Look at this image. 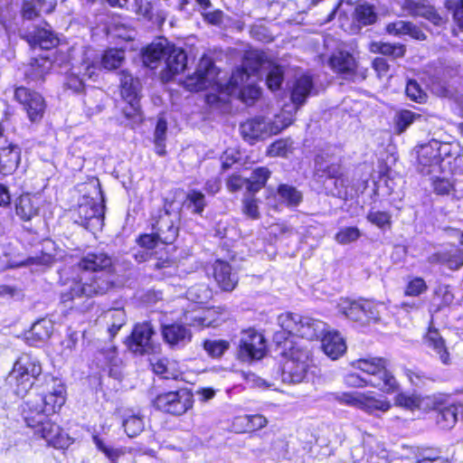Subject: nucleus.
<instances>
[{
  "label": "nucleus",
  "mask_w": 463,
  "mask_h": 463,
  "mask_svg": "<svg viewBox=\"0 0 463 463\" xmlns=\"http://www.w3.org/2000/svg\"><path fill=\"white\" fill-rule=\"evenodd\" d=\"M60 279L67 286L61 292L63 303L104 295L114 286L112 259L103 251L88 252L75 266L63 269Z\"/></svg>",
  "instance_id": "1"
},
{
  "label": "nucleus",
  "mask_w": 463,
  "mask_h": 463,
  "mask_svg": "<svg viewBox=\"0 0 463 463\" xmlns=\"http://www.w3.org/2000/svg\"><path fill=\"white\" fill-rule=\"evenodd\" d=\"M354 366L367 374L362 377L355 373H347L344 383L351 388H361L366 385L377 388L384 392L392 393L398 389V383L391 370L390 362L382 357H369L355 361Z\"/></svg>",
  "instance_id": "2"
},
{
  "label": "nucleus",
  "mask_w": 463,
  "mask_h": 463,
  "mask_svg": "<svg viewBox=\"0 0 463 463\" xmlns=\"http://www.w3.org/2000/svg\"><path fill=\"white\" fill-rule=\"evenodd\" d=\"M315 173L326 194L347 200L354 196L350 178L344 174L338 156L322 153L316 157Z\"/></svg>",
  "instance_id": "3"
},
{
  "label": "nucleus",
  "mask_w": 463,
  "mask_h": 463,
  "mask_svg": "<svg viewBox=\"0 0 463 463\" xmlns=\"http://www.w3.org/2000/svg\"><path fill=\"white\" fill-rule=\"evenodd\" d=\"M42 399L32 396L22 405V416L26 425L34 430V434L43 438L54 448H62L64 437L59 425L53 422L41 405Z\"/></svg>",
  "instance_id": "4"
},
{
  "label": "nucleus",
  "mask_w": 463,
  "mask_h": 463,
  "mask_svg": "<svg viewBox=\"0 0 463 463\" xmlns=\"http://www.w3.org/2000/svg\"><path fill=\"white\" fill-rule=\"evenodd\" d=\"M292 115L282 112L275 116L274 119L264 117H255L246 120L240 126V131L244 140L253 143L264 139L271 135H277L291 125Z\"/></svg>",
  "instance_id": "5"
},
{
  "label": "nucleus",
  "mask_w": 463,
  "mask_h": 463,
  "mask_svg": "<svg viewBox=\"0 0 463 463\" xmlns=\"http://www.w3.org/2000/svg\"><path fill=\"white\" fill-rule=\"evenodd\" d=\"M42 373V366L37 359L22 354L14 363L13 370L7 376L10 385H14V392L24 396L33 385L34 380Z\"/></svg>",
  "instance_id": "6"
},
{
  "label": "nucleus",
  "mask_w": 463,
  "mask_h": 463,
  "mask_svg": "<svg viewBox=\"0 0 463 463\" xmlns=\"http://www.w3.org/2000/svg\"><path fill=\"white\" fill-rule=\"evenodd\" d=\"M72 218L75 223L87 230L91 232L99 230L103 225L104 206L94 198L83 196L73 211Z\"/></svg>",
  "instance_id": "7"
},
{
  "label": "nucleus",
  "mask_w": 463,
  "mask_h": 463,
  "mask_svg": "<svg viewBox=\"0 0 463 463\" xmlns=\"http://www.w3.org/2000/svg\"><path fill=\"white\" fill-rule=\"evenodd\" d=\"M310 364V352L307 348L293 347L281 370L284 383H299L307 376Z\"/></svg>",
  "instance_id": "8"
},
{
  "label": "nucleus",
  "mask_w": 463,
  "mask_h": 463,
  "mask_svg": "<svg viewBox=\"0 0 463 463\" xmlns=\"http://www.w3.org/2000/svg\"><path fill=\"white\" fill-rule=\"evenodd\" d=\"M271 61L267 59L264 52L250 51L245 54L242 67L237 68L231 76V83L238 86L244 80H250V75L261 77Z\"/></svg>",
  "instance_id": "9"
},
{
  "label": "nucleus",
  "mask_w": 463,
  "mask_h": 463,
  "mask_svg": "<svg viewBox=\"0 0 463 463\" xmlns=\"http://www.w3.org/2000/svg\"><path fill=\"white\" fill-rule=\"evenodd\" d=\"M154 406L173 415H182L193 406V395L186 390L168 392L156 396Z\"/></svg>",
  "instance_id": "10"
},
{
  "label": "nucleus",
  "mask_w": 463,
  "mask_h": 463,
  "mask_svg": "<svg viewBox=\"0 0 463 463\" xmlns=\"http://www.w3.org/2000/svg\"><path fill=\"white\" fill-rule=\"evenodd\" d=\"M266 343L261 334L249 328L241 332L239 356L243 361L260 359L264 356Z\"/></svg>",
  "instance_id": "11"
},
{
  "label": "nucleus",
  "mask_w": 463,
  "mask_h": 463,
  "mask_svg": "<svg viewBox=\"0 0 463 463\" xmlns=\"http://www.w3.org/2000/svg\"><path fill=\"white\" fill-rule=\"evenodd\" d=\"M216 76L213 60L203 55L198 63L195 72L187 77L184 86L190 91H200L207 89L214 81Z\"/></svg>",
  "instance_id": "12"
},
{
  "label": "nucleus",
  "mask_w": 463,
  "mask_h": 463,
  "mask_svg": "<svg viewBox=\"0 0 463 463\" xmlns=\"http://www.w3.org/2000/svg\"><path fill=\"white\" fill-rule=\"evenodd\" d=\"M15 99L23 105L29 119L36 122L42 119L45 111V101L42 95L24 87H19L14 91Z\"/></svg>",
  "instance_id": "13"
},
{
  "label": "nucleus",
  "mask_w": 463,
  "mask_h": 463,
  "mask_svg": "<svg viewBox=\"0 0 463 463\" xmlns=\"http://www.w3.org/2000/svg\"><path fill=\"white\" fill-rule=\"evenodd\" d=\"M154 328L149 322L137 324L131 335L127 339L126 344L128 349L137 354H149L154 351L152 335Z\"/></svg>",
  "instance_id": "14"
},
{
  "label": "nucleus",
  "mask_w": 463,
  "mask_h": 463,
  "mask_svg": "<svg viewBox=\"0 0 463 463\" xmlns=\"http://www.w3.org/2000/svg\"><path fill=\"white\" fill-rule=\"evenodd\" d=\"M437 140L432 139L427 144L420 146L418 153V162L420 166V171L423 175H432L439 173L441 164L437 152Z\"/></svg>",
  "instance_id": "15"
},
{
  "label": "nucleus",
  "mask_w": 463,
  "mask_h": 463,
  "mask_svg": "<svg viewBox=\"0 0 463 463\" xmlns=\"http://www.w3.org/2000/svg\"><path fill=\"white\" fill-rule=\"evenodd\" d=\"M94 444L101 451L109 463H134L136 451L127 447H114L106 443L98 436L93 437Z\"/></svg>",
  "instance_id": "16"
},
{
  "label": "nucleus",
  "mask_w": 463,
  "mask_h": 463,
  "mask_svg": "<svg viewBox=\"0 0 463 463\" xmlns=\"http://www.w3.org/2000/svg\"><path fill=\"white\" fill-rule=\"evenodd\" d=\"M70 75L67 76L65 87L73 92H80L84 88V80L92 79L96 74L97 66L89 58L84 59L80 65L74 67Z\"/></svg>",
  "instance_id": "17"
},
{
  "label": "nucleus",
  "mask_w": 463,
  "mask_h": 463,
  "mask_svg": "<svg viewBox=\"0 0 463 463\" xmlns=\"http://www.w3.org/2000/svg\"><path fill=\"white\" fill-rule=\"evenodd\" d=\"M176 220V215L173 218L168 211H165L153 225L156 236L163 244H171L177 238L178 227L175 223Z\"/></svg>",
  "instance_id": "18"
},
{
  "label": "nucleus",
  "mask_w": 463,
  "mask_h": 463,
  "mask_svg": "<svg viewBox=\"0 0 463 463\" xmlns=\"http://www.w3.org/2000/svg\"><path fill=\"white\" fill-rule=\"evenodd\" d=\"M329 65L335 72L343 79L354 80L355 77L356 62L354 58L346 52H337L332 54Z\"/></svg>",
  "instance_id": "19"
},
{
  "label": "nucleus",
  "mask_w": 463,
  "mask_h": 463,
  "mask_svg": "<svg viewBox=\"0 0 463 463\" xmlns=\"http://www.w3.org/2000/svg\"><path fill=\"white\" fill-rule=\"evenodd\" d=\"M213 275L220 288L223 291H232L238 284V276L232 272L231 265L223 260H217L212 266Z\"/></svg>",
  "instance_id": "20"
},
{
  "label": "nucleus",
  "mask_w": 463,
  "mask_h": 463,
  "mask_svg": "<svg viewBox=\"0 0 463 463\" xmlns=\"http://www.w3.org/2000/svg\"><path fill=\"white\" fill-rule=\"evenodd\" d=\"M359 410L372 415H378L388 411L392 405L390 401L383 395L375 394L373 392L361 393Z\"/></svg>",
  "instance_id": "21"
},
{
  "label": "nucleus",
  "mask_w": 463,
  "mask_h": 463,
  "mask_svg": "<svg viewBox=\"0 0 463 463\" xmlns=\"http://www.w3.org/2000/svg\"><path fill=\"white\" fill-rule=\"evenodd\" d=\"M321 337V347L332 360L338 359L345 353V341L337 331L324 332Z\"/></svg>",
  "instance_id": "22"
},
{
  "label": "nucleus",
  "mask_w": 463,
  "mask_h": 463,
  "mask_svg": "<svg viewBox=\"0 0 463 463\" xmlns=\"http://www.w3.org/2000/svg\"><path fill=\"white\" fill-rule=\"evenodd\" d=\"M120 95L124 100L140 99L142 85L137 77H134L128 71L122 70L118 73Z\"/></svg>",
  "instance_id": "23"
},
{
  "label": "nucleus",
  "mask_w": 463,
  "mask_h": 463,
  "mask_svg": "<svg viewBox=\"0 0 463 463\" xmlns=\"http://www.w3.org/2000/svg\"><path fill=\"white\" fill-rule=\"evenodd\" d=\"M162 335L164 340L172 346H183L192 338L191 331L178 323L162 326Z\"/></svg>",
  "instance_id": "24"
},
{
  "label": "nucleus",
  "mask_w": 463,
  "mask_h": 463,
  "mask_svg": "<svg viewBox=\"0 0 463 463\" xmlns=\"http://www.w3.org/2000/svg\"><path fill=\"white\" fill-rule=\"evenodd\" d=\"M170 43L165 38H159L149 44L142 53L144 64L149 68H155L161 60L166 61L167 51Z\"/></svg>",
  "instance_id": "25"
},
{
  "label": "nucleus",
  "mask_w": 463,
  "mask_h": 463,
  "mask_svg": "<svg viewBox=\"0 0 463 463\" xmlns=\"http://www.w3.org/2000/svg\"><path fill=\"white\" fill-rule=\"evenodd\" d=\"M402 7L408 14L414 17H423L435 25L439 24L442 20L431 5L420 2L404 0Z\"/></svg>",
  "instance_id": "26"
},
{
  "label": "nucleus",
  "mask_w": 463,
  "mask_h": 463,
  "mask_svg": "<svg viewBox=\"0 0 463 463\" xmlns=\"http://www.w3.org/2000/svg\"><path fill=\"white\" fill-rule=\"evenodd\" d=\"M313 87V80L309 75H301L294 80L290 97L293 104L296 106L295 109L306 102L311 94Z\"/></svg>",
  "instance_id": "27"
},
{
  "label": "nucleus",
  "mask_w": 463,
  "mask_h": 463,
  "mask_svg": "<svg viewBox=\"0 0 463 463\" xmlns=\"http://www.w3.org/2000/svg\"><path fill=\"white\" fill-rule=\"evenodd\" d=\"M21 149L17 145L9 144L0 148V174H13L20 163Z\"/></svg>",
  "instance_id": "28"
},
{
  "label": "nucleus",
  "mask_w": 463,
  "mask_h": 463,
  "mask_svg": "<svg viewBox=\"0 0 463 463\" xmlns=\"http://www.w3.org/2000/svg\"><path fill=\"white\" fill-rule=\"evenodd\" d=\"M462 416V404L451 403L438 411L436 422L441 429L449 430L455 426L458 419Z\"/></svg>",
  "instance_id": "29"
},
{
  "label": "nucleus",
  "mask_w": 463,
  "mask_h": 463,
  "mask_svg": "<svg viewBox=\"0 0 463 463\" xmlns=\"http://www.w3.org/2000/svg\"><path fill=\"white\" fill-rule=\"evenodd\" d=\"M227 90L229 94L238 95L240 99H241V101L247 105H252L260 95V89L255 85L254 82L250 80H244L238 86H235L231 83L230 80Z\"/></svg>",
  "instance_id": "30"
},
{
  "label": "nucleus",
  "mask_w": 463,
  "mask_h": 463,
  "mask_svg": "<svg viewBox=\"0 0 463 463\" xmlns=\"http://www.w3.org/2000/svg\"><path fill=\"white\" fill-rule=\"evenodd\" d=\"M298 323L297 336L301 338L314 340L322 336L326 331V324L318 319L302 316Z\"/></svg>",
  "instance_id": "31"
},
{
  "label": "nucleus",
  "mask_w": 463,
  "mask_h": 463,
  "mask_svg": "<svg viewBox=\"0 0 463 463\" xmlns=\"http://www.w3.org/2000/svg\"><path fill=\"white\" fill-rule=\"evenodd\" d=\"M133 9L138 15L158 25L163 24L167 16L165 10L156 9L148 0H134Z\"/></svg>",
  "instance_id": "32"
},
{
  "label": "nucleus",
  "mask_w": 463,
  "mask_h": 463,
  "mask_svg": "<svg viewBox=\"0 0 463 463\" xmlns=\"http://www.w3.org/2000/svg\"><path fill=\"white\" fill-rule=\"evenodd\" d=\"M28 42L31 45L39 46L41 49L49 50L59 43L56 34L49 28H35L27 35Z\"/></svg>",
  "instance_id": "33"
},
{
  "label": "nucleus",
  "mask_w": 463,
  "mask_h": 463,
  "mask_svg": "<svg viewBox=\"0 0 463 463\" xmlns=\"http://www.w3.org/2000/svg\"><path fill=\"white\" fill-rule=\"evenodd\" d=\"M166 54V69L171 76L183 72L186 69L187 55L183 49L170 43Z\"/></svg>",
  "instance_id": "34"
},
{
  "label": "nucleus",
  "mask_w": 463,
  "mask_h": 463,
  "mask_svg": "<svg viewBox=\"0 0 463 463\" xmlns=\"http://www.w3.org/2000/svg\"><path fill=\"white\" fill-rule=\"evenodd\" d=\"M53 326L51 320L43 318L35 322L26 335L30 345H38L47 340L52 333Z\"/></svg>",
  "instance_id": "35"
},
{
  "label": "nucleus",
  "mask_w": 463,
  "mask_h": 463,
  "mask_svg": "<svg viewBox=\"0 0 463 463\" xmlns=\"http://www.w3.org/2000/svg\"><path fill=\"white\" fill-rule=\"evenodd\" d=\"M423 341L427 347L432 349L439 355L444 364H449V354L445 345V341L436 328L430 326Z\"/></svg>",
  "instance_id": "36"
},
{
  "label": "nucleus",
  "mask_w": 463,
  "mask_h": 463,
  "mask_svg": "<svg viewBox=\"0 0 463 463\" xmlns=\"http://www.w3.org/2000/svg\"><path fill=\"white\" fill-rule=\"evenodd\" d=\"M52 67V62L45 57L34 58L29 63L25 70V77L29 81L43 80L44 76L49 73Z\"/></svg>",
  "instance_id": "37"
},
{
  "label": "nucleus",
  "mask_w": 463,
  "mask_h": 463,
  "mask_svg": "<svg viewBox=\"0 0 463 463\" xmlns=\"http://www.w3.org/2000/svg\"><path fill=\"white\" fill-rule=\"evenodd\" d=\"M432 264L446 265L451 270L459 269L463 266V251L455 250L452 251H444L432 254L429 258Z\"/></svg>",
  "instance_id": "38"
},
{
  "label": "nucleus",
  "mask_w": 463,
  "mask_h": 463,
  "mask_svg": "<svg viewBox=\"0 0 463 463\" xmlns=\"http://www.w3.org/2000/svg\"><path fill=\"white\" fill-rule=\"evenodd\" d=\"M122 417V425L128 437L134 438L143 431L145 427L144 417L139 411L135 412L128 410L124 412Z\"/></svg>",
  "instance_id": "39"
},
{
  "label": "nucleus",
  "mask_w": 463,
  "mask_h": 463,
  "mask_svg": "<svg viewBox=\"0 0 463 463\" xmlns=\"http://www.w3.org/2000/svg\"><path fill=\"white\" fill-rule=\"evenodd\" d=\"M338 310L351 320L364 323L363 300L341 299L338 304Z\"/></svg>",
  "instance_id": "40"
},
{
  "label": "nucleus",
  "mask_w": 463,
  "mask_h": 463,
  "mask_svg": "<svg viewBox=\"0 0 463 463\" xmlns=\"http://www.w3.org/2000/svg\"><path fill=\"white\" fill-rule=\"evenodd\" d=\"M370 50L373 52H379L383 55L392 56V58L403 57L406 52L405 46L403 44H391L382 42L372 43L370 45Z\"/></svg>",
  "instance_id": "41"
},
{
  "label": "nucleus",
  "mask_w": 463,
  "mask_h": 463,
  "mask_svg": "<svg viewBox=\"0 0 463 463\" xmlns=\"http://www.w3.org/2000/svg\"><path fill=\"white\" fill-rule=\"evenodd\" d=\"M16 214L24 221H29L38 214V207L28 195L20 196L15 203Z\"/></svg>",
  "instance_id": "42"
},
{
  "label": "nucleus",
  "mask_w": 463,
  "mask_h": 463,
  "mask_svg": "<svg viewBox=\"0 0 463 463\" xmlns=\"http://www.w3.org/2000/svg\"><path fill=\"white\" fill-rule=\"evenodd\" d=\"M278 196L288 207L298 206L303 198L302 194L297 188L288 184H280L279 186Z\"/></svg>",
  "instance_id": "43"
},
{
  "label": "nucleus",
  "mask_w": 463,
  "mask_h": 463,
  "mask_svg": "<svg viewBox=\"0 0 463 463\" xmlns=\"http://www.w3.org/2000/svg\"><path fill=\"white\" fill-rule=\"evenodd\" d=\"M125 61V52L120 49H109L106 51L100 60V66L106 70L119 68Z\"/></svg>",
  "instance_id": "44"
},
{
  "label": "nucleus",
  "mask_w": 463,
  "mask_h": 463,
  "mask_svg": "<svg viewBox=\"0 0 463 463\" xmlns=\"http://www.w3.org/2000/svg\"><path fill=\"white\" fill-rule=\"evenodd\" d=\"M263 74H266V83L269 90H278L280 89L284 80L283 67L274 64L272 61L269 69H266Z\"/></svg>",
  "instance_id": "45"
},
{
  "label": "nucleus",
  "mask_w": 463,
  "mask_h": 463,
  "mask_svg": "<svg viewBox=\"0 0 463 463\" xmlns=\"http://www.w3.org/2000/svg\"><path fill=\"white\" fill-rule=\"evenodd\" d=\"M35 398L42 399L41 405L43 406L45 411L50 414L57 412L65 403L66 396L53 393H40L34 395Z\"/></svg>",
  "instance_id": "46"
},
{
  "label": "nucleus",
  "mask_w": 463,
  "mask_h": 463,
  "mask_svg": "<svg viewBox=\"0 0 463 463\" xmlns=\"http://www.w3.org/2000/svg\"><path fill=\"white\" fill-rule=\"evenodd\" d=\"M377 17L373 5L362 4L355 7L354 18L361 25L373 24L377 21Z\"/></svg>",
  "instance_id": "47"
},
{
  "label": "nucleus",
  "mask_w": 463,
  "mask_h": 463,
  "mask_svg": "<svg viewBox=\"0 0 463 463\" xmlns=\"http://www.w3.org/2000/svg\"><path fill=\"white\" fill-rule=\"evenodd\" d=\"M300 315L290 312L283 313L278 317V324L289 335H297Z\"/></svg>",
  "instance_id": "48"
},
{
  "label": "nucleus",
  "mask_w": 463,
  "mask_h": 463,
  "mask_svg": "<svg viewBox=\"0 0 463 463\" xmlns=\"http://www.w3.org/2000/svg\"><path fill=\"white\" fill-rule=\"evenodd\" d=\"M167 123L164 118H159L154 133V143L156 153L159 156L165 154Z\"/></svg>",
  "instance_id": "49"
},
{
  "label": "nucleus",
  "mask_w": 463,
  "mask_h": 463,
  "mask_svg": "<svg viewBox=\"0 0 463 463\" xmlns=\"http://www.w3.org/2000/svg\"><path fill=\"white\" fill-rule=\"evenodd\" d=\"M106 318L108 319L109 332L111 336H114L126 323V314L121 308L109 310L106 313Z\"/></svg>",
  "instance_id": "50"
},
{
  "label": "nucleus",
  "mask_w": 463,
  "mask_h": 463,
  "mask_svg": "<svg viewBox=\"0 0 463 463\" xmlns=\"http://www.w3.org/2000/svg\"><path fill=\"white\" fill-rule=\"evenodd\" d=\"M269 171L265 167H259L252 171L250 176L248 178V191L252 194L258 192L264 186L269 177Z\"/></svg>",
  "instance_id": "51"
},
{
  "label": "nucleus",
  "mask_w": 463,
  "mask_h": 463,
  "mask_svg": "<svg viewBox=\"0 0 463 463\" xmlns=\"http://www.w3.org/2000/svg\"><path fill=\"white\" fill-rule=\"evenodd\" d=\"M184 205L192 210V213L202 214L206 205L204 194L199 191L192 190L186 195Z\"/></svg>",
  "instance_id": "52"
},
{
  "label": "nucleus",
  "mask_w": 463,
  "mask_h": 463,
  "mask_svg": "<svg viewBox=\"0 0 463 463\" xmlns=\"http://www.w3.org/2000/svg\"><path fill=\"white\" fill-rule=\"evenodd\" d=\"M230 347V344L222 339H208L203 342V348L209 356L221 357Z\"/></svg>",
  "instance_id": "53"
},
{
  "label": "nucleus",
  "mask_w": 463,
  "mask_h": 463,
  "mask_svg": "<svg viewBox=\"0 0 463 463\" xmlns=\"http://www.w3.org/2000/svg\"><path fill=\"white\" fill-rule=\"evenodd\" d=\"M212 295V290L204 284L193 286L187 290L188 298L199 304L207 303Z\"/></svg>",
  "instance_id": "54"
},
{
  "label": "nucleus",
  "mask_w": 463,
  "mask_h": 463,
  "mask_svg": "<svg viewBox=\"0 0 463 463\" xmlns=\"http://www.w3.org/2000/svg\"><path fill=\"white\" fill-rule=\"evenodd\" d=\"M419 118H420V116L412 111H400L395 117L396 131L399 134L404 132L414 122V120Z\"/></svg>",
  "instance_id": "55"
},
{
  "label": "nucleus",
  "mask_w": 463,
  "mask_h": 463,
  "mask_svg": "<svg viewBox=\"0 0 463 463\" xmlns=\"http://www.w3.org/2000/svg\"><path fill=\"white\" fill-rule=\"evenodd\" d=\"M361 393L359 392H335L333 394V397L340 404L359 409Z\"/></svg>",
  "instance_id": "56"
},
{
  "label": "nucleus",
  "mask_w": 463,
  "mask_h": 463,
  "mask_svg": "<svg viewBox=\"0 0 463 463\" xmlns=\"http://www.w3.org/2000/svg\"><path fill=\"white\" fill-rule=\"evenodd\" d=\"M53 393L54 395L60 394L62 396H66V389L65 385L61 382V380L55 378L53 376H45L43 390L42 393Z\"/></svg>",
  "instance_id": "57"
},
{
  "label": "nucleus",
  "mask_w": 463,
  "mask_h": 463,
  "mask_svg": "<svg viewBox=\"0 0 463 463\" xmlns=\"http://www.w3.org/2000/svg\"><path fill=\"white\" fill-rule=\"evenodd\" d=\"M405 92L411 100L418 103L424 102L427 98L425 91L415 80H408Z\"/></svg>",
  "instance_id": "58"
},
{
  "label": "nucleus",
  "mask_w": 463,
  "mask_h": 463,
  "mask_svg": "<svg viewBox=\"0 0 463 463\" xmlns=\"http://www.w3.org/2000/svg\"><path fill=\"white\" fill-rule=\"evenodd\" d=\"M127 105L122 109V113L126 118L132 120L133 122L142 121V113L140 107V99L136 100H125Z\"/></svg>",
  "instance_id": "59"
},
{
  "label": "nucleus",
  "mask_w": 463,
  "mask_h": 463,
  "mask_svg": "<svg viewBox=\"0 0 463 463\" xmlns=\"http://www.w3.org/2000/svg\"><path fill=\"white\" fill-rule=\"evenodd\" d=\"M391 214L384 211H370L367 214V220L381 229L391 226Z\"/></svg>",
  "instance_id": "60"
},
{
  "label": "nucleus",
  "mask_w": 463,
  "mask_h": 463,
  "mask_svg": "<svg viewBox=\"0 0 463 463\" xmlns=\"http://www.w3.org/2000/svg\"><path fill=\"white\" fill-rule=\"evenodd\" d=\"M360 235L356 227H345L335 234V240L340 244H348L358 240Z\"/></svg>",
  "instance_id": "61"
},
{
  "label": "nucleus",
  "mask_w": 463,
  "mask_h": 463,
  "mask_svg": "<svg viewBox=\"0 0 463 463\" xmlns=\"http://www.w3.org/2000/svg\"><path fill=\"white\" fill-rule=\"evenodd\" d=\"M427 288L428 287L423 279L414 278L408 283L404 293L406 296L417 297L424 293Z\"/></svg>",
  "instance_id": "62"
},
{
  "label": "nucleus",
  "mask_w": 463,
  "mask_h": 463,
  "mask_svg": "<svg viewBox=\"0 0 463 463\" xmlns=\"http://www.w3.org/2000/svg\"><path fill=\"white\" fill-rule=\"evenodd\" d=\"M395 403L398 406L412 410L420 406V399L414 395L401 392L395 397Z\"/></svg>",
  "instance_id": "63"
},
{
  "label": "nucleus",
  "mask_w": 463,
  "mask_h": 463,
  "mask_svg": "<svg viewBox=\"0 0 463 463\" xmlns=\"http://www.w3.org/2000/svg\"><path fill=\"white\" fill-rule=\"evenodd\" d=\"M363 310L364 311V323L370 320H378L380 314L377 309V305L369 300H363Z\"/></svg>",
  "instance_id": "64"
}]
</instances>
